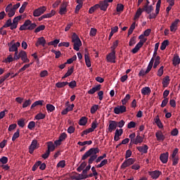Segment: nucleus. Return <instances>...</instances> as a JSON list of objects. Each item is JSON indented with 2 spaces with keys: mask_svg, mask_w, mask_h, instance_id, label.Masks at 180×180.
<instances>
[{
  "mask_svg": "<svg viewBox=\"0 0 180 180\" xmlns=\"http://www.w3.org/2000/svg\"><path fill=\"white\" fill-rule=\"evenodd\" d=\"M108 63H113V50H111V52L107 56Z\"/></svg>",
  "mask_w": 180,
  "mask_h": 180,
  "instance_id": "72a5a7b5",
  "label": "nucleus"
},
{
  "mask_svg": "<svg viewBox=\"0 0 180 180\" xmlns=\"http://www.w3.org/2000/svg\"><path fill=\"white\" fill-rule=\"evenodd\" d=\"M136 29V22H133L128 30V36H130L133 33V31Z\"/></svg>",
  "mask_w": 180,
  "mask_h": 180,
  "instance_id": "4c0bfd02",
  "label": "nucleus"
},
{
  "mask_svg": "<svg viewBox=\"0 0 180 180\" xmlns=\"http://www.w3.org/2000/svg\"><path fill=\"white\" fill-rule=\"evenodd\" d=\"M101 151L98 148H91L89 150H87L82 157V160L85 161L86 158H89L88 163L89 164H92L94 161L96 160V162L98 164V162H101L102 161L103 158L102 156H99L98 158V153Z\"/></svg>",
  "mask_w": 180,
  "mask_h": 180,
  "instance_id": "f257e3e1",
  "label": "nucleus"
},
{
  "mask_svg": "<svg viewBox=\"0 0 180 180\" xmlns=\"http://www.w3.org/2000/svg\"><path fill=\"white\" fill-rule=\"evenodd\" d=\"M108 133H112L113 131V121L110 120V124L108 129Z\"/></svg>",
  "mask_w": 180,
  "mask_h": 180,
  "instance_id": "052dcab7",
  "label": "nucleus"
},
{
  "mask_svg": "<svg viewBox=\"0 0 180 180\" xmlns=\"http://www.w3.org/2000/svg\"><path fill=\"white\" fill-rule=\"evenodd\" d=\"M72 41L73 43V49L76 51H79V47L82 46V41L79 39V37L76 33H73L72 35Z\"/></svg>",
  "mask_w": 180,
  "mask_h": 180,
  "instance_id": "7ed1b4c3",
  "label": "nucleus"
},
{
  "mask_svg": "<svg viewBox=\"0 0 180 180\" xmlns=\"http://www.w3.org/2000/svg\"><path fill=\"white\" fill-rule=\"evenodd\" d=\"M141 94L143 95H150L151 94V89L148 86L143 87L141 89Z\"/></svg>",
  "mask_w": 180,
  "mask_h": 180,
  "instance_id": "bb28decb",
  "label": "nucleus"
},
{
  "mask_svg": "<svg viewBox=\"0 0 180 180\" xmlns=\"http://www.w3.org/2000/svg\"><path fill=\"white\" fill-rule=\"evenodd\" d=\"M34 127H36V122H34V121L30 122L27 125V129H29L30 130H33Z\"/></svg>",
  "mask_w": 180,
  "mask_h": 180,
  "instance_id": "09e8293b",
  "label": "nucleus"
},
{
  "mask_svg": "<svg viewBox=\"0 0 180 180\" xmlns=\"http://www.w3.org/2000/svg\"><path fill=\"white\" fill-rule=\"evenodd\" d=\"M35 46L37 47H39V46H42L43 47H44V46H46V39H44V37H39L37 43L35 44Z\"/></svg>",
  "mask_w": 180,
  "mask_h": 180,
  "instance_id": "a211bd4d",
  "label": "nucleus"
},
{
  "mask_svg": "<svg viewBox=\"0 0 180 180\" xmlns=\"http://www.w3.org/2000/svg\"><path fill=\"white\" fill-rule=\"evenodd\" d=\"M86 167V162H83L79 167H77V171L78 172H81V171H84V168Z\"/></svg>",
  "mask_w": 180,
  "mask_h": 180,
  "instance_id": "37998d69",
  "label": "nucleus"
},
{
  "mask_svg": "<svg viewBox=\"0 0 180 180\" xmlns=\"http://www.w3.org/2000/svg\"><path fill=\"white\" fill-rule=\"evenodd\" d=\"M161 8V0H158L156 4V10L155 13H152L153 11H154V7L152 5L150 6H143L142 11L148 13L149 19H155L157 18V15L160 13V8Z\"/></svg>",
  "mask_w": 180,
  "mask_h": 180,
  "instance_id": "f03ea898",
  "label": "nucleus"
},
{
  "mask_svg": "<svg viewBox=\"0 0 180 180\" xmlns=\"http://www.w3.org/2000/svg\"><path fill=\"white\" fill-rule=\"evenodd\" d=\"M148 174L149 175H150L153 179H157L160 176V175H161V172L156 170L154 172H149Z\"/></svg>",
  "mask_w": 180,
  "mask_h": 180,
  "instance_id": "6ab92c4d",
  "label": "nucleus"
},
{
  "mask_svg": "<svg viewBox=\"0 0 180 180\" xmlns=\"http://www.w3.org/2000/svg\"><path fill=\"white\" fill-rule=\"evenodd\" d=\"M84 61L86 63V65L88 68H91V59L89 58V56L88 53H85L84 55Z\"/></svg>",
  "mask_w": 180,
  "mask_h": 180,
  "instance_id": "a878e982",
  "label": "nucleus"
},
{
  "mask_svg": "<svg viewBox=\"0 0 180 180\" xmlns=\"http://www.w3.org/2000/svg\"><path fill=\"white\" fill-rule=\"evenodd\" d=\"M47 151H49V153H51V151H54V150H56V145H54V143L51 141H49L47 142Z\"/></svg>",
  "mask_w": 180,
  "mask_h": 180,
  "instance_id": "4be33fe9",
  "label": "nucleus"
},
{
  "mask_svg": "<svg viewBox=\"0 0 180 180\" xmlns=\"http://www.w3.org/2000/svg\"><path fill=\"white\" fill-rule=\"evenodd\" d=\"M68 85H69L70 88L72 89H74L75 86H77V82L75 80L70 82V83L68 82Z\"/></svg>",
  "mask_w": 180,
  "mask_h": 180,
  "instance_id": "0e129e2a",
  "label": "nucleus"
},
{
  "mask_svg": "<svg viewBox=\"0 0 180 180\" xmlns=\"http://www.w3.org/2000/svg\"><path fill=\"white\" fill-rule=\"evenodd\" d=\"M178 23H179V19H176L170 26V32H176L178 29Z\"/></svg>",
  "mask_w": 180,
  "mask_h": 180,
  "instance_id": "f3484780",
  "label": "nucleus"
},
{
  "mask_svg": "<svg viewBox=\"0 0 180 180\" xmlns=\"http://www.w3.org/2000/svg\"><path fill=\"white\" fill-rule=\"evenodd\" d=\"M19 57L23 63H29L30 61L29 58H27V53H26V51H21L19 53Z\"/></svg>",
  "mask_w": 180,
  "mask_h": 180,
  "instance_id": "9b49d317",
  "label": "nucleus"
},
{
  "mask_svg": "<svg viewBox=\"0 0 180 180\" xmlns=\"http://www.w3.org/2000/svg\"><path fill=\"white\" fill-rule=\"evenodd\" d=\"M44 29H46V25H39L38 27H37L34 30V33H39V32H41V30H44Z\"/></svg>",
  "mask_w": 180,
  "mask_h": 180,
  "instance_id": "49530a36",
  "label": "nucleus"
},
{
  "mask_svg": "<svg viewBox=\"0 0 180 180\" xmlns=\"http://www.w3.org/2000/svg\"><path fill=\"white\" fill-rule=\"evenodd\" d=\"M46 110H48V112H54V110H56V107L52 104H47Z\"/></svg>",
  "mask_w": 180,
  "mask_h": 180,
  "instance_id": "c03bdc74",
  "label": "nucleus"
},
{
  "mask_svg": "<svg viewBox=\"0 0 180 180\" xmlns=\"http://www.w3.org/2000/svg\"><path fill=\"white\" fill-rule=\"evenodd\" d=\"M66 85H68V82H62L56 84V88H64Z\"/></svg>",
  "mask_w": 180,
  "mask_h": 180,
  "instance_id": "f704fd0d",
  "label": "nucleus"
},
{
  "mask_svg": "<svg viewBox=\"0 0 180 180\" xmlns=\"http://www.w3.org/2000/svg\"><path fill=\"white\" fill-rule=\"evenodd\" d=\"M13 57L12 55H9L6 58H5L3 62L5 63V64H8V63H12L13 61Z\"/></svg>",
  "mask_w": 180,
  "mask_h": 180,
  "instance_id": "ea45409f",
  "label": "nucleus"
},
{
  "mask_svg": "<svg viewBox=\"0 0 180 180\" xmlns=\"http://www.w3.org/2000/svg\"><path fill=\"white\" fill-rule=\"evenodd\" d=\"M0 162H1V164H8V158L3 156L1 158H0Z\"/></svg>",
  "mask_w": 180,
  "mask_h": 180,
  "instance_id": "774afa93",
  "label": "nucleus"
},
{
  "mask_svg": "<svg viewBox=\"0 0 180 180\" xmlns=\"http://www.w3.org/2000/svg\"><path fill=\"white\" fill-rule=\"evenodd\" d=\"M98 91H101V84H98L96 86L93 87L92 89H91L88 91V94H89V95H94V94H95V92H96Z\"/></svg>",
  "mask_w": 180,
  "mask_h": 180,
  "instance_id": "5701e85b",
  "label": "nucleus"
},
{
  "mask_svg": "<svg viewBox=\"0 0 180 180\" xmlns=\"http://www.w3.org/2000/svg\"><path fill=\"white\" fill-rule=\"evenodd\" d=\"M54 15H56V11L52 10L51 13L43 15L42 18L44 19H47V18H52V16H54Z\"/></svg>",
  "mask_w": 180,
  "mask_h": 180,
  "instance_id": "7c9ffc66",
  "label": "nucleus"
},
{
  "mask_svg": "<svg viewBox=\"0 0 180 180\" xmlns=\"http://www.w3.org/2000/svg\"><path fill=\"white\" fill-rule=\"evenodd\" d=\"M136 148L139 153H143V154H147L148 150V146L147 145H144L143 146H138Z\"/></svg>",
  "mask_w": 180,
  "mask_h": 180,
  "instance_id": "aec40b11",
  "label": "nucleus"
},
{
  "mask_svg": "<svg viewBox=\"0 0 180 180\" xmlns=\"http://www.w3.org/2000/svg\"><path fill=\"white\" fill-rule=\"evenodd\" d=\"M45 117H46V115H44L43 113H38L35 116L36 120H41V119H44Z\"/></svg>",
  "mask_w": 180,
  "mask_h": 180,
  "instance_id": "603ef678",
  "label": "nucleus"
},
{
  "mask_svg": "<svg viewBox=\"0 0 180 180\" xmlns=\"http://www.w3.org/2000/svg\"><path fill=\"white\" fill-rule=\"evenodd\" d=\"M66 139H67V134H65V132H63L60 134L58 139L60 140V141H64V140H65Z\"/></svg>",
  "mask_w": 180,
  "mask_h": 180,
  "instance_id": "338daca9",
  "label": "nucleus"
},
{
  "mask_svg": "<svg viewBox=\"0 0 180 180\" xmlns=\"http://www.w3.org/2000/svg\"><path fill=\"white\" fill-rule=\"evenodd\" d=\"M146 41H147V38H143V39H141L134 47V49H133L131 50V53H133V54H136V53L139 52V50H140V49H141L144 44V43H146Z\"/></svg>",
  "mask_w": 180,
  "mask_h": 180,
  "instance_id": "423d86ee",
  "label": "nucleus"
},
{
  "mask_svg": "<svg viewBox=\"0 0 180 180\" xmlns=\"http://www.w3.org/2000/svg\"><path fill=\"white\" fill-rule=\"evenodd\" d=\"M143 8H138V10L135 14V16L134 18V20H136L139 19V18H140V16H141V13H143Z\"/></svg>",
  "mask_w": 180,
  "mask_h": 180,
  "instance_id": "c756f323",
  "label": "nucleus"
},
{
  "mask_svg": "<svg viewBox=\"0 0 180 180\" xmlns=\"http://www.w3.org/2000/svg\"><path fill=\"white\" fill-rule=\"evenodd\" d=\"M127 112V108L124 105H118L114 108V113L120 115Z\"/></svg>",
  "mask_w": 180,
  "mask_h": 180,
  "instance_id": "1a4fd4ad",
  "label": "nucleus"
},
{
  "mask_svg": "<svg viewBox=\"0 0 180 180\" xmlns=\"http://www.w3.org/2000/svg\"><path fill=\"white\" fill-rule=\"evenodd\" d=\"M169 76H166L162 80L163 86H168V84H169Z\"/></svg>",
  "mask_w": 180,
  "mask_h": 180,
  "instance_id": "58836bf2",
  "label": "nucleus"
},
{
  "mask_svg": "<svg viewBox=\"0 0 180 180\" xmlns=\"http://www.w3.org/2000/svg\"><path fill=\"white\" fill-rule=\"evenodd\" d=\"M154 122L155 123H156L159 129L164 128V125H162V122H161V120H160V116L157 115L156 117L154 119Z\"/></svg>",
  "mask_w": 180,
  "mask_h": 180,
  "instance_id": "b1692460",
  "label": "nucleus"
},
{
  "mask_svg": "<svg viewBox=\"0 0 180 180\" xmlns=\"http://www.w3.org/2000/svg\"><path fill=\"white\" fill-rule=\"evenodd\" d=\"M73 179H76V180H82V179H85V174H76V176H75L73 177Z\"/></svg>",
  "mask_w": 180,
  "mask_h": 180,
  "instance_id": "473e14b6",
  "label": "nucleus"
},
{
  "mask_svg": "<svg viewBox=\"0 0 180 180\" xmlns=\"http://www.w3.org/2000/svg\"><path fill=\"white\" fill-rule=\"evenodd\" d=\"M155 137L158 141H164L165 140V136L161 131H158L155 133Z\"/></svg>",
  "mask_w": 180,
  "mask_h": 180,
  "instance_id": "4468645a",
  "label": "nucleus"
},
{
  "mask_svg": "<svg viewBox=\"0 0 180 180\" xmlns=\"http://www.w3.org/2000/svg\"><path fill=\"white\" fill-rule=\"evenodd\" d=\"M13 24L12 22V20L11 18H9L6 23L4 24V25L3 26V27H11V25Z\"/></svg>",
  "mask_w": 180,
  "mask_h": 180,
  "instance_id": "680f3d73",
  "label": "nucleus"
},
{
  "mask_svg": "<svg viewBox=\"0 0 180 180\" xmlns=\"http://www.w3.org/2000/svg\"><path fill=\"white\" fill-rule=\"evenodd\" d=\"M99 108L98 105H94L91 108L90 112L94 115V113H96V111L98 110Z\"/></svg>",
  "mask_w": 180,
  "mask_h": 180,
  "instance_id": "3c124183",
  "label": "nucleus"
},
{
  "mask_svg": "<svg viewBox=\"0 0 180 180\" xmlns=\"http://www.w3.org/2000/svg\"><path fill=\"white\" fill-rule=\"evenodd\" d=\"M18 124L20 127H25V119L21 118L18 121Z\"/></svg>",
  "mask_w": 180,
  "mask_h": 180,
  "instance_id": "e2e57ef3",
  "label": "nucleus"
},
{
  "mask_svg": "<svg viewBox=\"0 0 180 180\" xmlns=\"http://www.w3.org/2000/svg\"><path fill=\"white\" fill-rule=\"evenodd\" d=\"M21 19H22V15H18L13 18V23H14V25H18L19 23V20H20Z\"/></svg>",
  "mask_w": 180,
  "mask_h": 180,
  "instance_id": "6e6d98bb",
  "label": "nucleus"
},
{
  "mask_svg": "<svg viewBox=\"0 0 180 180\" xmlns=\"http://www.w3.org/2000/svg\"><path fill=\"white\" fill-rule=\"evenodd\" d=\"M134 162H136V159H134V158H129L127 160H125L122 166H121V168L122 169H124V168H127V167H130V165H133V163Z\"/></svg>",
  "mask_w": 180,
  "mask_h": 180,
  "instance_id": "9d476101",
  "label": "nucleus"
},
{
  "mask_svg": "<svg viewBox=\"0 0 180 180\" xmlns=\"http://www.w3.org/2000/svg\"><path fill=\"white\" fill-rule=\"evenodd\" d=\"M37 148H39V143L37 142V140L34 139L29 147L30 154H33L34 150H37Z\"/></svg>",
  "mask_w": 180,
  "mask_h": 180,
  "instance_id": "6e6552de",
  "label": "nucleus"
},
{
  "mask_svg": "<svg viewBox=\"0 0 180 180\" xmlns=\"http://www.w3.org/2000/svg\"><path fill=\"white\" fill-rule=\"evenodd\" d=\"M130 98H131L130 94H127L125 98L122 100V105H126V103H127V102H129Z\"/></svg>",
  "mask_w": 180,
  "mask_h": 180,
  "instance_id": "4d7b16f0",
  "label": "nucleus"
},
{
  "mask_svg": "<svg viewBox=\"0 0 180 180\" xmlns=\"http://www.w3.org/2000/svg\"><path fill=\"white\" fill-rule=\"evenodd\" d=\"M88 123V118L86 117H82L79 121V126H85Z\"/></svg>",
  "mask_w": 180,
  "mask_h": 180,
  "instance_id": "cd10ccee",
  "label": "nucleus"
},
{
  "mask_svg": "<svg viewBox=\"0 0 180 180\" xmlns=\"http://www.w3.org/2000/svg\"><path fill=\"white\" fill-rule=\"evenodd\" d=\"M96 9H99V4H96L93 6H91L89 10V13L92 14Z\"/></svg>",
  "mask_w": 180,
  "mask_h": 180,
  "instance_id": "c9c22d12",
  "label": "nucleus"
},
{
  "mask_svg": "<svg viewBox=\"0 0 180 180\" xmlns=\"http://www.w3.org/2000/svg\"><path fill=\"white\" fill-rule=\"evenodd\" d=\"M169 44V41L168 39H166L162 41L161 46H160V50L164 51L165 49H167V46Z\"/></svg>",
  "mask_w": 180,
  "mask_h": 180,
  "instance_id": "2f4dec72",
  "label": "nucleus"
},
{
  "mask_svg": "<svg viewBox=\"0 0 180 180\" xmlns=\"http://www.w3.org/2000/svg\"><path fill=\"white\" fill-rule=\"evenodd\" d=\"M122 134H123V129H116L114 136L115 141H119V140H120V136H122Z\"/></svg>",
  "mask_w": 180,
  "mask_h": 180,
  "instance_id": "ddd939ff",
  "label": "nucleus"
},
{
  "mask_svg": "<svg viewBox=\"0 0 180 180\" xmlns=\"http://www.w3.org/2000/svg\"><path fill=\"white\" fill-rule=\"evenodd\" d=\"M37 27L36 23H32V20H27L25 21L24 25L20 27V30H33Z\"/></svg>",
  "mask_w": 180,
  "mask_h": 180,
  "instance_id": "20e7f679",
  "label": "nucleus"
},
{
  "mask_svg": "<svg viewBox=\"0 0 180 180\" xmlns=\"http://www.w3.org/2000/svg\"><path fill=\"white\" fill-rule=\"evenodd\" d=\"M136 127V122L131 121L129 123L127 124V128L128 129H134Z\"/></svg>",
  "mask_w": 180,
  "mask_h": 180,
  "instance_id": "69168bd1",
  "label": "nucleus"
},
{
  "mask_svg": "<svg viewBox=\"0 0 180 180\" xmlns=\"http://www.w3.org/2000/svg\"><path fill=\"white\" fill-rule=\"evenodd\" d=\"M68 4L65 1H63V4L60 5L59 13L60 15H65L67 13V6Z\"/></svg>",
  "mask_w": 180,
  "mask_h": 180,
  "instance_id": "f8f14e48",
  "label": "nucleus"
},
{
  "mask_svg": "<svg viewBox=\"0 0 180 180\" xmlns=\"http://www.w3.org/2000/svg\"><path fill=\"white\" fill-rule=\"evenodd\" d=\"M76 60H77V56L75 55L71 58H69L65 63V64H72V63H74V61H75Z\"/></svg>",
  "mask_w": 180,
  "mask_h": 180,
  "instance_id": "864d4df0",
  "label": "nucleus"
},
{
  "mask_svg": "<svg viewBox=\"0 0 180 180\" xmlns=\"http://www.w3.org/2000/svg\"><path fill=\"white\" fill-rule=\"evenodd\" d=\"M123 9H124V6L123 4H118L117 5V8H116L117 12L120 13L121 12H123Z\"/></svg>",
  "mask_w": 180,
  "mask_h": 180,
  "instance_id": "a19ab883",
  "label": "nucleus"
},
{
  "mask_svg": "<svg viewBox=\"0 0 180 180\" xmlns=\"http://www.w3.org/2000/svg\"><path fill=\"white\" fill-rule=\"evenodd\" d=\"M168 152H166L165 153H162L160 155V160L163 164H167V162H168Z\"/></svg>",
  "mask_w": 180,
  "mask_h": 180,
  "instance_id": "dca6fc26",
  "label": "nucleus"
},
{
  "mask_svg": "<svg viewBox=\"0 0 180 180\" xmlns=\"http://www.w3.org/2000/svg\"><path fill=\"white\" fill-rule=\"evenodd\" d=\"M172 63L174 67H176V65L180 64V58H179V56H178V54H174L172 59Z\"/></svg>",
  "mask_w": 180,
  "mask_h": 180,
  "instance_id": "412c9836",
  "label": "nucleus"
},
{
  "mask_svg": "<svg viewBox=\"0 0 180 180\" xmlns=\"http://www.w3.org/2000/svg\"><path fill=\"white\" fill-rule=\"evenodd\" d=\"M65 167V160H60L57 164V168H64Z\"/></svg>",
  "mask_w": 180,
  "mask_h": 180,
  "instance_id": "13d9d810",
  "label": "nucleus"
},
{
  "mask_svg": "<svg viewBox=\"0 0 180 180\" xmlns=\"http://www.w3.org/2000/svg\"><path fill=\"white\" fill-rule=\"evenodd\" d=\"M40 165H41V161L39 160L33 165L32 170L34 172Z\"/></svg>",
  "mask_w": 180,
  "mask_h": 180,
  "instance_id": "de8ad7c7",
  "label": "nucleus"
},
{
  "mask_svg": "<svg viewBox=\"0 0 180 180\" xmlns=\"http://www.w3.org/2000/svg\"><path fill=\"white\" fill-rule=\"evenodd\" d=\"M109 2H113V0H104L100 1L97 5L99 6L101 11H103L105 12L108 9V6H109Z\"/></svg>",
  "mask_w": 180,
  "mask_h": 180,
  "instance_id": "39448f33",
  "label": "nucleus"
},
{
  "mask_svg": "<svg viewBox=\"0 0 180 180\" xmlns=\"http://www.w3.org/2000/svg\"><path fill=\"white\" fill-rule=\"evenodd\" d=\"M78 146H91L92 144V141H85L84 142L79 141L77 143Z\"/></svg>",
  "mask_w": 180,
  "mask_h": 180,
  "instance_id": "a18cd8bd",
  "label": "nucleus"
},
{
  "mask_svg": "<svg viewBox=\"0 0 180 180\" xmlns=\"http://www.w3.org/2000/svg\"><path fill=\"white\" fill-rule=\"evenodd\" d=\"M30 105H32V100L28 99L23 103L22 108H27V106H30Z\"/></svg>",
  "mask_w": 180,
  "mask_h": 180,
  "instance_id": "bf43d9fd",
  "label": "nucleus"
},
{
  "mask_svg": "<svg viewBox=\"0 0 180 180\" xmlns=\"http://www.w3.org/2000/svg\"><path fill=\"white\" fill-rule=\"evenodd\" d=\"M144 139L140 136V135H137L136 139H135V141H134V143L133 144H139V143H143Z\"/></svg>",
  "mask_w": 180,
  "mask_h": 180,
  "instance_id": "c85d7f7f",
  "label": "nucleus"
},
{
  "mask_svg": "<svg viewBox=\"0 0 180 180\" xmlns=\"http://www.w3.org/2000/svg\"><path fill=\"white\" fill-rule=\"evenodd\" d=\"M43 103H44V101L43 100L37 101L32 104L31 109H34V108H36V106H43Z\"/></svg>",
  "mask_w": 180,
  "mask_h": 180,
  "instance_id": "393cba45",
  "label": "nucleus"
},
{
  "mask_svg": "<svg viewBox=\"0 0 180 180\" xmlns=\"http://www.w3.org/2000/svg\"><path fill=\"white\" fill-rule=\"evenodd\" d=\"M161 60V57L160 56H156L155 60V63L153 65V68H157V67H158V65H160V60Z\"/></svg>",
  "mask_w": 180,
  "mask_h": 180,
  "instance_id": "79ce46f5",
  "label": "nucleus"
},
{
  "mask_svg": "<svg viewBox=\"0 0 180 180\" xmlns=\"http://www.w3.org/2000/svg\"><path fill=\"white\" fill-rule=\"evenodd\" d=\"M150 70H148V68H147L146 70L144 71L143 70H141V71L139 73V77H144L146 74H148Z\"/></svg>",
  "mask_w": 180,
  "mask_h": 180,
  "instance_id": "5fc2aeb1",
  "label": "nucleus"
},
{
  "mask_svg": "<svg viewBox=\"0 0 180 180\" xmlns=\"http://www.w3.org/2000/svg\"><path fill=\"white\" fill-rule=\"evenodd\" d=\"M18 47H20V42H16L15 44H13L12 45H10L8 51L10 52H16L18 51Z\"/></svg>",
  "mask_w": 180,
  "mask_h": 180,
  "instance_id": "2eb2a0df",
  "label": "nucleus"
},
{
  "mask_svg": "<svg viewBox=\"0 0 180 180\" xmlns=\"http://www.w3.org/2000/svg\"><path fill=\"white\" fill-rule=\"evenodd\" d=\"M108 164V160L105 159L101 161V162L96 165V168H102V167Z\"/></svg>",
  "mask_w": 180,
  "mask_h": 180,
  "instance_id": "8fccbe9b",
  "label": "nucleus"
},
{
  "mask_svg": "<svg viewBox=\"0 0 180 180\" xmlns=\"http://www.w3.org/2000/svg\"><path fill=\"white\" fill-rule=\"evenodd\" d=\"M20 131L18 129L13 135L12 137V141H15L16 139H19V136H20Z\"/></svg>",
  "mask_w": 180,
  "mask_h": 180,
  "instance_id": "e433bc0d",
  "label": "nucleus"
},
{
  "mask_svg": "<svg viewBox=\"0 0 180 180\" xmlns=\"http://www.w3.org/2000/svg\"><path fill=\"white\" fill-rule=\"evenodd\" d=\"M46 11H47V8H46V6L39 7L34 11L33 16L37 18L41 15H43Z\"/></svg>",
  "mask_w": 180,
  "mask_h": 180,
  "instance_id": "0eeeda50",
  "label": "nucleus"
}]
</instances>
